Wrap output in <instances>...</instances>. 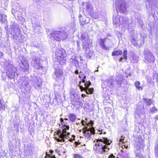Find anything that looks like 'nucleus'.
Returning <instances> with one entry per match:
<instances>
[{
  "mask_svg": "<svg viewBox=\"0 0 158 158\" xmlns=\"http://www.w3.org/2000/svg\"><path fill=\"white\" fill-rule=\"evenodd\" d=\"M96 143L94 147V150L98 153L102 154L104 152L107 151V149L109 150V148L108 146L110 144L111 141H110L107 138H103L102 139H96Z\"/></svg>",
  "mask_w": 158,
  "mask_h": 158,
  "instance_id": "1",
  "label": "nucleus"
},
{
  "mask_svg": "<svg viewBox=\"0 0 158 158\" xmlns=\"http://www.w3.org/2000/svg\"><path fill=\"white\" fill-rule=\"evenodd\" d=\"M61 127L62 131L58 130L57 131V134L60 138L57 139L56 140L58 142H64V139H69V136L70 133L67 131L69 129V127L67 122H64L62 118H60Z\"/></svg>",
  "mask_w": 158,
  "mask_h": 158,
  "instance_id": "2",
  "label": "nucleus"
},
{
  "mask_svg": "<svg viewBox=\"0 0 158 158\" xmlns=\"http://www.w3.org/2000/svg\"><path fill=\"white\" fill-rule=\"evenodd\" d=\"M51 37L57 41L64 40L68 37L67 33L64 31H54L50 34Z\"/></svg>",
  "mask_w": 158,
  "mask_h": 158,
  "instance_id": "3",
  "label": "nucleus"
},
{
  "mask_svg": "<svg viewBox=\"0 0 158 158\" xmlns=\"http://www.w3.org/2000/svg\"><path fill=\"white\" fill-rule=\"evenodd\" d=\"M95 129L93 127L88 128L87 127H85L82 129V133L83 136L86 138L90 139L91 135L95 133Z\"/></svg>",
  "mask_w": 158,
  "mask_h": 158,
  "instance_id": "4",
  "label": "nucleus"
},
{
  "mask_svg": "<svg viewBox=\"0 0 158 158\" xmlns=\"http://www.w3.org/2000/svg\"><path fill=\"white\" fill-rule=\"evenodd\" d=\"M84 85L85 87H84L82 86L81 84V81L80 82V85H79V88L81 91H85L86 93L87 94H92L94 91L93 88H89L90 85H91V83L90 82L87 81L85 82Z\"/></svg>",
  "mask_w": 158,
  "mask_h": 158,
  "instance_id": "5",
  "label": "nucleus"
},
{
  "mask_svg": "<svg viewBox=\"0 0 158 158\" xmlns=\"http://www.w3.org/2000/svg\"><path fill=\"white\" fill-rule=\"evenodd\" d=\"M80 97L78 96H74L73 98L71 100V104L74 106L80 108L82 107L83 103L81 101H79Z\"/></svg>",
  "mask_w": 158,
  "mask_h": 158,
  "instance_id": "6",
  "label": "nucleus"
},
{
  "mask_svg": "<svg viewBox=\"0 0 158 158\" xmlns=\"http://www.w3.org/2000/svg\"><path fill=\"white\" fill-rule=\"evenodd\" d=\"M81 39L82 43V46L83 49L87 51L88 48L89 47V45H90L91 43L90 42L89 40H85V37H83L82 35L81 36Z\"/></svg>",
  "mask_w": 158,
  "mask_h": 158,
  "instance_id": "7",
  "label": "nucleus"
},
{
  "mask_svg": "<svg viewBox=\"0 0 158 158\" xmlns=\"http://www.w3.org/2000/svg\"><path fill=\"white\" fill-rule=\"evenodd\" d=\"M78 17L80 23L83 25L88 23L90 21V19L89 17L85 16L83 17L80 14H79Z\"/></svg>",
  "mask_w": 158,
  "mask_h": 158,
  "instance_id": "8",
  "label": "nucleus"
},
{
  "mask_svg": "<svg viewBox=\"0 0 158 158\" xmlns=\"http://www.w3.org/2000/svg\"><path fill=\"white\" fill-rule=\"evenodd\" d=\"M86 10L89 12V14L92 18H94V14L93 12V8L89 4L86 6Z\"/></svg>",
  "mask_w": 158,
  "mask_h": 158,
  "instance_id": "9",
  "label": "nucleus"
},
{
  "mask_svg": "<svg viewBox=\"0 0 158 158\" xmlns=\"http://www.w3.org/2000/svg\"><path fill=\"white\" fill-rule=\"evenodd\" d=\"M145 59L148 62L150 63H153L154 61V56L152 54L148 55L145 57Z\"/></svg>",
  "mask_w": 158,
  "mask_h": 158,
  "instance_id": "10",
  "label": "nucleus"
},
{
  "mask_svg": "<svg viewBox=\"0 0 158 158\" xmlns=\"http://www.w3.org/2000/svg\"><path fill=\"white\" fill-rule=\"evenodd\" d=\"M23 71L27 70L29 69V64L27 62L24 61L22 62V65L21 67Z\"/></svg>",
  "mask_w": 158,
  "mask_h": 158,
  "instance_id": "11",
  "label": "nucleus"
},
{
  "mask_svg": "<svg viewBox=\"0 0 158 158\" xmlns=\"http://www.w3.org/2000/svg\"><path fill=\"white\" fill-rule=\"evenodd\" d=\"M106 39L101 38L100 39V44L101 48L104 50L107 49V47L105 44V42L106 40Z\"/></svg>",
  "mask_w": 158,
  "mask_h": 158,
  "instance_id": "12",
  "label": "nucleus"
},
{
  "mask_svg": "<svg viewBox=\"0 0 158 158\" xmlns=\"http://www.w3.org/2000/svg\"><path fill=\"white\" fill-rule=\"evenodd\" d=\"M135 85L136 89L139 90H142L143 89V85H141V83L139 81H136L134 83Z\"/></svg>",
  "mask_w": 158,
  "mask_h": 158,
  "instance_id": "13",
  "label": "nucleus"
},
{
  "mask_svg": "<svg viewBox=\"0 0 158 158\" xmlns=\"http://www.w3.org/2000/svg\"><path fill=\"white\" fill-rule=\"evenodd\" d=\"M122 54V51L120 50H114L113 51L112 53V56H118L121 55Z\"/></svg>",
  "mask_w": 158,
  "mask_h": 158,
  "instance_id": "14",
  "label": "nucleus"
},
{
  "mask_svg": "<svg viewBox=\"0 0 158 158\" xmlns=\"http://www.w3.org/2000/svg\"><path fill=\"white\" fill-rule=\"evenodd\" d=\"M69 118L71 121L74 122L76 120L77 117L74 114L71 113L69 115Z\"/></svg>",
  "mask_w": 158,
  "mask_h": 158,
  "instance_id": "15",
  "label": "nucleus"
},
{
  "mask_svg": "<svg viewBox=\"0 0 158 158\" xmlns=\"http://www.w3.org/2000/svg\"><path fill=\"white\" fill-rule=\"evenodd\" d=\"M7 75L9 78H12L15 76V72L11 70L7 73Z\"/></svg>",
  "mask_w": 158,
  "mask_h": 158,
  "instance_id": "16",
  "label": "nucleus"
},
{
  "mask_svg": "<svg viewBox=\"0 0 158 158\" xmlns=\"http://www.w3.org/2000/svg\"><path fill=\"white\" fill-rule=\"evenodd\" d=\"M5 102L2 99L0 98V110L4 111L5 110Z\"/></svg>",
  "mask_w": 158,
  "mask_h": 158,
  "instance_id": "17",
  "label": "nucleus"
},
{
  "mask_svg": "<svg viewBox=\"0 0 158 158\" xmlns=\"http://www.w3.org/2000/svg\"><path fill=\"white\" fill-rule=\"evenodd\" d=\"M6 16L4 14H0V21L2 23H5L6 22Z\"/></svg>",
  "mask_w": 158,
  "mask_h": 158,
  "instance_id": "18",
  "label": "nucleus"
},
{
  "mask_svg": "<svg viewBox=\"0 0 158 158\" xmlns=\"http://www.w3.org/2000/svg\"><path fill=\"white\" fill-rule=\"evenodd\" d=\"M143 100L148 106H150L152 103V100L150 99L143 98Z\"/></svg>",
  "mask_w": 158,
  "mask_h": 158,
  "instance_id": "19",
  "label": "nucleus"
},
{
  "mask_svg": "<svg viewBox=\"0 0 158 158\" xmlns=\"http://www.w3.org/2000/svg\"><path fill=\"white\" fill-rule=\"evenodd\" d=\"M79 77L80 78L81 80L80 81V82L81 81V83H85V79L86 78V77L85 75L83 74H80L79 75ZM80 85V83H79V85Z\"/></svg>",
  "mask_w": 158,
  "mask_h": 158,
  "instance_id": "20",
  "label": "nucleus"
},
{
  "mask_svg": "<svg viewBox=\"0 0 158 158\" xmlns=\"http://www.w3.org/2000/svg\"><path fill=\"white\" fill-rule=\"evenodd\" d=\"M158 111L157 109L154 106L151 108L150 109V111L152 113H154Z\"/></svg>",
  "mask_w": 158,
  "mask_h": 158,
  "instance_id": "21",
  "label": "nucleus"
},
{
  "mask_svg": "<svg viewBox=\"0 0 158 158\" xmlns=\"http://www.w3.org/2000/svg\"><path fill=\"white\" fill-rule=\"evenodd\" d=\"M123 58L125 60L127 58V50H124L123 52Z\"/></svg>",
  "mask_w": 158,
  "mask_h": 158,
  "instance_id": "22",
  "label": "nucleus"
},
{
  "mask_svg": "<svg viewBox=\"0 0 158 158\" xmlns=\"http://www.w3.org/2000/svg\"><path fill=\"white\" fill-rule=\"evenodd\" d=\"M73 157L74 158H84L82 155L77 153L74 154Z\"/></svg>",
  "mask_w": 158,
  "mask_h": 158,
  "instance_id": "23",
  "label": "nucleus"
},
{
  "mask_svg": "<svg viewBox=\"0 0 158 158\" xmlns=\"http://www.w3.org/2000/svg\"><path fill=\"white\" fill-rule=\"evenodd\" d=\"M55 73L56 76L59 77L60 76H61L63 74V72L61 71L59 69V70H57L56 72Z\"/></svg>",
  "mask_w": 158,
  "mask_h": 158,
  "instance_id": "24",
  "label": "nucleus"
},
{
  "mask_svg": "<svg viewBox=\"0 0 158 158\" xmlns=\"http://www.w3.org/2000/svg\"><path fill=\"white\" fill-rule=\"evenodd\" d=\"M136 158H144V156L142 153L136 154Z\"/></svg>",
  "mask_w": 158,
  "mask_h": 158,
  "instance_id": "25",
  "label": "nucleus"
},
{
  "mask_svg": "<svg viewBox=\"0 0 158 158\" xmlns=\"http://www.w3.org/2000/svg\"><path fill=\"white\" fill-rule=\"evenodd\" d=\"M105 158H118L117 157H116L114 155L113 153L110 154L109 156H106Z\"/></svg>",
  "mask_w": 158,
  "mask_h": 158,
  "instance_id": "26",
  "label": "nucleus"
},
{
  "mask_svg": "<svg viewBox=\"0 0 158 158\" xmlns=\"http://www.w3.org/2000/svg\"><path fill=\"white\" fill-rule=\"evenodd\" d=\"M116 82L117 85L118 86H121L122 83V81L121 80H116Z\"/></svg>",
  "mask_w": 158,
  "mask_h": 158,
  "instance_id": "27",
  "label": "nucleus"
},
{
  "mask_svg": "<svg viewBox=\"0 0 158 158\" xmlns=\"http://www.w3.org/2000/svg\"><path fill=\"white\" fill-rule=\"evenodd\" d=\"M75 148H77V146L78 145L80 144L81 143L80 142H75Z\"/></svg>",
  "mask_w": 158,
  "mask_h": 158,
  "instance_id": "28",
  "label": "nucleus"
},
{
  "mask_svg": "<svg viewBox=\"0 0 158 158\" xmlns=\"http://www.w3.org/2000/svg\"><path fill=\"white\" fill-rule=\"evenodd\" d=\"M72 136L73 137V139L72 138H70L69 139V140L70 142H73V141L75 140V136L72 135Z\"/></svg>",
  "mask_w": 158,
  "mask_h": 158,
  "instance_id": "29",
  "label": "nucleus"
},
{
  "mask_svg": "<svg viewBox=\"0 0 158 158\" xmlns=\"http://www.w3.org/2000/svg\"><path fill=\"white\" fill-rule=\"evenodd\" d=\"M155 150L156 151H158V144L155 147Z\"/></svg>",
  "mask_w": 158,
  "mask_h": 158,
  "instance_id": "30",
  "label": "nucleus"
},
{
  "mask_svg": "<svg viewBox=\"0 0 158 158\" xmlns=\"http://www.w3.org/2000/svg\"><path fill=\"white\" fill-rule=\"evenodd\" d=\"M154 118L156 120H158V114L155 116Z\"/></svg>",
  "mask_w": 158,
  "mask_h": 158,
  "instance_id": "31",
  "label": "nucleus"
},
{
  "mask_svg": "<svg viewBox=\"0 0 158 158\" xmlns=\"http://www.w3.org/2000/svg\"><path fill=\"white\" fill-rule=\"evenodd\" d=\"M81 96L82 97H83V98H84L85 97H86V95H85V94H81Z\"/></svg>",
  "mask_w": 158,
  "mask_h": 158,
  "instance_id": "32",
  "label": "nucleus"
},
{
  "mask_svg": "<svg viewBox=\"0 0 158 158\" xmlns=\"http://www.w3.org/2000/svg\"><path fill=\"white\" fill-rule=\"evenodd\" d=\"M46 155H47V156H46L45 157V158H49V157H48V154H47V152H46Z\"/></svg>",
  "mask_w": 158,
  "mask_h": 158,
  "instance_id": "33",
  "label": "nucleus"
},
{
  "mask_svg": "<svg viewBox=\"0 0 158 158\" xmlns=\"http://www.w3.org/2000/svg\"><path fill=\"white\" fill-rule=\"evenodd\" d=\"M90 124L91 125H93V122L92 121H91L90 123Z\"/></svg>",
  "mask_w": 158,
  "mask_h": 158,
  "instance_id": "34",
  "label": "nucleus"
},
{
  "mask_svg": "<svg viewBox=\"0 0 158 158\" xmlns=\"http://www.w3.org/2000/svg\"><path fill=\"white\" fill-rule=\"evenodd\" d=\"M99 131H100V133H99L100 134H102V131H100V130H99Z\"/></svg>",
  "mask_w": 158,
  "mask_h": 158,
  "instance_id": "35",
  "label": "nucleus"
},
{
  "mask_svg": "<svg viewBox=\"0 0 158 158\" xmlns=\"http://www.w3.org/2000/svg\"><path fill=\"white\" fill-rule=\"evenodd\" d=\"M52 158H56L55 156L54 155H53L52 156Z\"/></svg>",
  "mask_w": 158,
  "mask_h": 158,
  "instance_id": "36",
  "label": "nucleus"
},
{
  "mask_svg": "<svg viewBox=\"0 0 158 158\" xmlns=\"http://www.w3.org/2000/svg\"><path fill=\"white\" fill-rule=\"evenodd\" d=\"M64 120H68V119H67V118H65L64 119Z\"/></svg>",
  "mask_w": 158,
  "mask_h": 158,
  "instance_id": "37",
  "label": "nucleus"
},
{
  "mask_svg": "<svg viewBox=\"0 0 158 158\" xmlns=\"http://www.w3.org/2000/svg\"><path fill=\"white\" fill-rule=\"evenodd\" d=\"M111 85H113V84L112 83H111Z\"/></svg>",
  "mask_w": 158,
  "mask_h": 158,
  "instance_id": "38",
  "label": "nucleus"
},
{
  "mask_svg": "<svg viewBox=\"0 0 158 158\" xmlns=\"http://www.w3.org/2000/svg\"><path fill=\"white\" fill-rule=\"evenodd\" d=\"M104 134H106V132H105L103 133Z\"/></svg>",
  "mask_w": 158,
  "mask_h": 158,
  "instance_id": "39",
  "label": "nucleus"
}]
</instances>
